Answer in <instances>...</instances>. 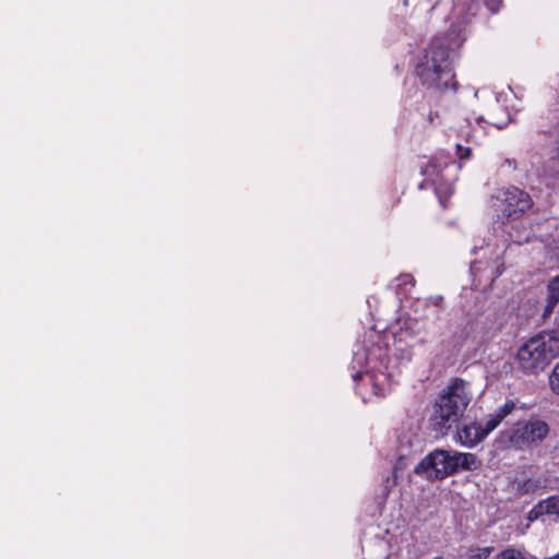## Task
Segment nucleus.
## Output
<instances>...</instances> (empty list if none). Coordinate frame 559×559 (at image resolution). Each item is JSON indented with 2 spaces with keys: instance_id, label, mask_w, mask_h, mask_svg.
Segmentation results:
<instances>
[{
  "instance_id": "obj_1",
  "label": "nucleus",
  "mask_w": 559,
  "mask_h": 559,
  "mask_svg": "<svg viewBox=\"0 0 559 559\" xmlns=\"http://www.w3.org/2000/svg\"><path fill=\"white\" fill-rule=\"evenodd\" d=\"M465 38L456 27L435 36L416 67L421 83L437 90H456L452 61Z\"/></svg>"
},
{
  "instance_id": "obj_2",
  "label": "nucleus",
  "mask_w": 559,
  "mask_h": 559,
  "mask_svg": "<svg viewBox=\"0 0 559 559\" xmlns=\"http://www.w3.org/2000/svg\"><path fill=\"white\" fill-rule=\"evenodd\" d=\"M368 342L370 345H364L354 353L353 368L358 367L359 370L353 373V379L357 381L365 377L371 384L373 394L382 397L391 390L395 370L389 366V349L382 337L371 333Z\"/></svg>"
},
{
  "instance_id": "obj_3",
  "label": "nucleus",
  "mask_w": 559,
  "mask_h": 559,
  "mask_svg": "<svg viewBox=\"0 0 559 559\" xmlns=\"http://www.w3.org/2000/svg\"><path fill=\"white\" fill-rule=\"evenodd\" d=\"M472 401L468 382L455 378L438 395L432 406L431 421L440 433H445L465 413Z\"/></svg>"
},
{
  "instance_id": "obj_4",
  "label": "nucleus",
  "mask_w": 559,
  "mask_h": 559,
  "mask_svg": "<svg viewBox=\"0 0 559 559\" xmlns=\"http://www.w3.org/2000/svg\"><path fill=\"white\" fill-rule=\"evenodd\" d=\"M548 424L537 416L516 421L506 436L516 450H528L538 447L549 435Z\"/></svg>"
},
{
  "instance_id": "obj_5",
  "label": "nucleus",
  "mask_w": 559,
  "mask_h": 559,
  "mask_svg": "<svg viewBox=\"0 0 559 559\" xmlns=\"http://www.w3.org/2000/svg\"><path fill=\"white\" fill-rule=\"evenodd\" d=\"M555 358L552 352L542 337L537 334L525 342L516 353V365L524 373H538L543 371Z\"/></svg>"
},
{
  "instance_id": "obj_6",
  "label": "nucleus",
  "mask_w": 559,
  "mask_h": 559,
  "mask_svg": "<svg viewBox=\"0 0 559 559\" xmlns=\"http://www.w3.org/2000/svg\"><path fill=\"white\" fill-rule=\"evenodd\" d=\"M501 215L506 219H518L533 206L531 195L516 187L500 190L496 197Z\"/></svg>"
},
{
  "instance_id": "obj_7",
  "label": "nucleus",
  "mask_w": 559,
  "mask_h": 559,
  "mask_svg": "<svg viewBox=\"0 0 559 559\" xmlns=\"http://www.w3.org/2000/svg\"><path fill=\"white\" fill-rule=\"evenodd\" d=\"M451 451L437 449L426 455L415 467V474L427 479H443L453 475Z\"/></svg>"
},
{
  "instance_id": "obj_8",
  "label": "nucleus",
  "mask_w": 559,
  "mask_h": 559,
  "mask_svg": "<svg viewBox=\"0 0 559 559\" xmlns=\"http://www.w3.org/2000/svg\"><path fill=\"white\" fill-rule=\"evenodd\" d=\"M557 478L552 477L548 472L538 476L520 478L513 481L515 491L520 496L534 495L540 489H557Z\"/></svg>"
},
{
  "instance_id": "obj_9",
  "label": "nucleus",
  "mask_w": 559,
  "mask_h": 559,
  "mask_svg": "<svg viewBox=\"0 0 559 559\" xmlns=\"http://www.w3.org/2000/svg\"><path fill=\"white\" fill-rule=\"evenodd\" d=\"M486 438L481 424L473 421L457 429V440L465 448H474Z\"/></svg>"
},
{
  "instance_id": "obj_10",
  "label": "nucleus",
  "mask_w": 559,
  "mask_h": 559,
  "mask_svg": "<svg viewBox=\"0 0 559 559\" xmlns=\"http://www.w3.org/2000/svg\"><path fill=\"white\" fill-rule=\"evenodd\" d=\"M451 463L453 467V474L460 469L474 471L480 463L474 453H462L457 451H451Z\"/></svg>"
},
{
  "instance_id": "obj_11",
  "label": "nucleus",
  "mask_w": 559,
  "mask_h": 559,
  "mask_svg": "<svg viewBox=\"0 0 559 559\" xmlns=\"http://www.w3.org/2000/svg\"><path fill=\"white\" fill-rule=\"evenodd\" d=\"M547 305L545 308V316L551 313L555 306L559 302V275L554 277L547 286Z\"/></svg>"
},
{
  "instance_id": "obj_12",
  "label": "nucleus",
  "mask_w": 559,
  "mask_h": 559,
  "mask_svg": "<svg viewBox=\"0 0 559 559\" xmlns=\"http://www.w3.org/2000/svg\"><path fill=\"white\" fill-rule=\"evenodd\" d=\"M539 334L548 345L549 352H552L555 357H557L559 355V320L556 322L551 330L542 332Z\"/></svg>"
},
{
  "instance_id": "obj_13",
  "label": "nucleus",
  "mask_w": 559,
  "mask_h": 559,
  "mask_svg": "<svg viewBox=\"0 0 559 559\" xmlns=\"http://www.w3.org/2000/svg\"><path fill=\"white\" fill-rule=\"evenodd\" d=\"M539 503L543 506L545 515H556L559 518V496H550Z\"/></svg>"
},
{
  "instance_id": "obj_14",
  "label": "nucleus",
  "mask_w": 559,
  "mask_h": 559,
  "mask_svg": "<svg viewBox=\"0 0 559 559\" xmlns=\"http://www.w3.org/2000/svg\"><path fill=\"white\" fill-rule=\"evenodd\" d=\"M501 421H502V419L495 412L492 414H489L487 416L485 424L481 425V429H483L484 433L486 435V437L492 430H495L500 425Z\"/></svg>"
},
{
  "instance_id": "obj_15",
  "label": "nucleus",
  "mask_w": 559,
  "mask_h": 559,
  "mask_svg": "<svg viewBox=\"0 0 559 559\" xmlns=\"http://www.w3.org/2000/svg\"><path fill=\"white\" fill-rule=\"evenodd\" d=\"M493 559H526L524 555L515 548H507L498 552Z\"/></svg>"
},
{
  "instance_id": "obj_16",
  "label": "nucleus",
  "mask_w": 559,
  "mask_h": 559,
  "mask_svg": "<svg viewBox=\"0 0 559 559\" xmlns=\"http://www.w3.org/2000/svg\"><path fill=\"white\" fill-rule=\"evenodd\" d=\"M549 385L551 391L559 395V362L556 364L551 373L549 374Z\"/></svg>"
},
{
  "instance_id": "obj_17",
  "label": "nucleus",
  "mask_w": 559,
  "mask_h": 559,
  "mask_svg": "<svg viewBox=\"0 0 559 559\" xmlns=\"http://www.w3.org/2000/svg\"><path fill=\"white\" fill-rule=\"evenodd\" d=\"M515 409V403L512 400L507 401L503 405L498 407L495 413L503 420Z\"/></svg>"
},
{
  "instance_id": "obj_18",
  "label": "nucleus",
  "mask_w": 559,
  "mask_h": 559,
  "mask_svg": "<svg viewBox=\"0 0 559 559\" xmlns=\"http://www.w3.org/2000/svg\"><path fill=\"white\" fill-rule=\"evenodd\" d=\"M544 514L543 506L538 502L535 504L527 513V520L530 522L536 521L542 518Z\"/></svg>"
},
{
  "instance_id": "obj_19",
  "label": "nucleus",
  "mask_w": 559,
  "mask_h": 559,
  "mask_svg": "<svg viewBox=\"0 0 559 559\" xmlns=\"http://www.w3.org/2000/svg\"><path fill=\"white\" fill-rule=\"evenodd\" d=\"M472 150L471 147H463L460 144H456V154L461 160L468 159L471 156Z\"/></svg>"
},
{
  "instance_id": "obj_20",
  "label": "nucleus",
  "mask_w": 559,
  "mask_h": 559,
  "mask_svg": "<svg viewBox=\"0 0 559 559\" xmlns=\"http://www.w3.org/2000/svg\"><path fill=\"white\" fill-rule=\"evenodd\" d=\"M405 467V464H404V456L401 455L394 466V469H393V480H392V484L391 486H394L396 485V479H397V472L401 469V468H404Z\"/></svg>"
},
{
  "instance_id": "obj_21",
  "label": "nucleus",
  "mask_w": 559,
  "mask_h": 559,
  "mask_svg": "<svg viewBox=\"0 0 559 559\" xmlns=\"http://www.w3.org/2000/svg\"><path fill=\"white\" fill-rule=\"evenodd\" d=\"M485 3L492 13H496L502 3V0H485Z\"/></svg>"
},
{
  "instance_id": "obj_22",
  "label": "nucleus",
  "mask_w": 559,
  "mask_h": 559,
  "mask_svg": "<svg viewBox=\"0 0 559 559\" xmlns=\"http://www.w3.org/2000/svg\"><path fill=\"white\" fill-rule=\"evenodd\" d=\"M400 281L404 285H406V284L414 285V278L411 275H408V274L401 276Z\"/></svg>"
},
{
  "instance_id": "obj_23",
  "label": "nucleus",
  "mask_w": 559,
  "mask_h": 559,
  "mask_svg": "<svg viewBox=\"0 0 559 559\" xmlns=\"http://www.w3.org/2000/svg\"><path fill=\"white\" fill-rule=\"evenodd\" d=\"M428 119L432 124H438L440 122L438 112H430Z\"/></svg>"
},
{
  "instance_id": "obj_24",
  "label": "nucleus",
  "mask_w": 559,
  "mask_h": 559,
  "mask_svg": "<svg viewBox=\"0 0 559 559\" xmlns=\"http://www.w3.org/2000/svg\"><path fill=\"white\" fill-rule=\"evenodd\" d=\"M502 272H503V265L501 264V265H499V266L497 267V270H496V272H495V275H493V280H495V278H497V277H499V276L502 274Z\"/></svg>"
},
{
  "instance_id": "obj_25",
  "label": "nucleus",
  "mask_w": 559,
  "mask_h": 559,
  "mask_svg": "<svg viewBox=\"0 0 559 559\" xmlns=\"http://www.w3.org/2000/svg\"><path fill=\"white\" fill-rule=\"evenodd\" d=\"M417 324V321L414 320V319H409L405 322V325L407 329H412L413 330V325Z\"/></svg>"
},
{
  "instance_id": "obj_26",
  "label": "nucleus",
  "mask_w": 559,
  "mask_h": 559,
  "mask_svg": "<svg viewBox=\"0 0 559 559\" xmlns=\"http://www.w3.org/2000/svg\"><path fill=\"white\" fill-rule=\"evenodd\" d=\"M405 359L409 360L412 357L411 350H406L405 355L403 356Z\"/></svg>"
},
{
  "instance_id": "obj_27",
  "label": "nucleus",
  "mask_w": 559,
  "mask_h": 559,
  "mask_svg": "<svg viewBox=\"0 0 559 559\" xmlns=\"http://www.w3.org/2000/svg\"><path fill=\"white\" fill-rule=\"evenodd\" d=\"M477 269V263L476 262H473L472 265H471V270L472 271H475Z\"/></svg>"
},
{
  "instance_id": "obj_28",
  "label": "nucleus",
  "mask_w": 559,
  "mask_h": 559,
  "mask_svg": "<svg viewBox=\"0 0 559 559\" xmlns=\"http://www.w3.org/2000/svg\"><path fill=\"white\" fill-rule=\"evenodd\" d=\"M545 559H559V552L555 556H551V557H548V558H545Z\"/></svg>"
},
{
  "instance_id": "obj_29",
  "label": "nucleus",
  "mask_w": 559,
  "mask_h": 559,
  "mask_svg": "<svg viewBox=\"0 0 559 559\" xmlns=\"http://www.w3.org/2000/svg\"><path fill=\"white\" fill-rule=\"evenodd\" d=\"M490 551V548H486L484 555H487Z\"/></svg>"
},
{
  "instance_id": "obj_30",
  "label": "nucleus",
  "mask_w": 559,
  "mask_h": 559,
  "mask_svg": "<svg viewBox=\"0 0 559 559\" xmlns=\"http://www.w3.org/2000/svg\"><path fill=\"white\" fill-rule=\"evenodd\" d=\"M490 551V548H486L484 555H487Z\"/></svg>"
},
{
  "instance_id": "obj_31",
  "label": "nucleus",
  "mask_w": 559,
  "mask_h": 559,
  "mask_svg": "<svg viewBox=\"0 0 559 559\" xmlns=\"http://www.w3.org/2000/svg\"><path fill=\"white\" fill-rule=\"evenodd\" d=\"M433 559H442V558H441V557H436V558H433Z\"/></svg>"
}]
</instances>
